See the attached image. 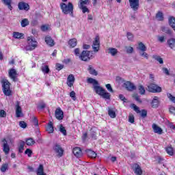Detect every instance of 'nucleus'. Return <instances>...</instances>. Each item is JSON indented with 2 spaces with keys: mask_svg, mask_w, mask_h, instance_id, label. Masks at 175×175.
I'll list each match as a JSON object with an SVG mask.
<instances>
[{
  "mask_svg": "<svg viewBox=\"0 0 175 175\" xmlns=\"http://www.w3.org/2000/svg\"><path fill=\"white\" fill-rule=\"evenodd\" d=\"M84 5H87V4H79V9L82 10L83 13H90V10H88L87 6Z\"/></svg>",
  "mask_w": 175,
  "mask_h": 175,
  "instance_id": "nucleus-33",
  "label": "nucleus"
},
{
  "mask_svg": "<svg viewBox=\"0 0 175 175\" xmlns=\"http://www.w3.org/2000/svg\"><path fill=\"white\" fill-rule=\"evenodd\" d=\"M161 31L167 35H172V30L169 27L163 26L161 27Z\"/></svg>",
  "mask_w": 175,
  "mask_h": 175,
  "instance_id": "nucleus-37",
  "label": "nucleus"
},
{
  "mask_svg": "<svg viewBox=\"0 0 175 175\" xmlns=\"http://www.w3.org/2000/svg\"><path fill=\"white\" fill-rule=\"evenodd\" d=\"M157 40H159V42H160V43H163L165 42H166V39L165 38V36H158L157 37Z\"/></svg>",
  "mask_w": 175,
  "mask_h": 175,
  "instance_id": "nucleus-51",
  "label": "nucleus"
},
{
  "mask_svg": "<svg viewBox=\"0 0 175 175\" xmlns=\"http://www.w3.org/2000/svg\"><path fill=\"white\" fill-rule=\"evenodd\" d=\"M169 111L171 114H174V116H175V107H170L169 108Z\"/></svg>",
  "mask_w": 175,
  "mask_h": 175,
  "instance_id": "nucleus-64",
  "label": "nucleus"
},
{
  "mask_svg": "<svg viewBox=\"0 0 175 175\" xmlns=\"http://www.w3.org/2000/svg\"><path fill=\"white\" fill-rule=\"evenodd\" d=\"M153 58L157 61L159 64H163V59H162V57H159V56H157V55H155V56H153Z\"/></svg>",
  "mask_w": 175,
  "mask_h": 175,
  "instance_id": "nucleus-46",
  "label": "nucleus"
},
{
  "mask_svg": "<svg viewBox=\"0 0 175 175\" xmlns=\"http://www.w3.org/2000/svg\"><path fill=\"white\" fill-rule=\"evenodd\" d=\"M88 157H90V158H95L96 157V154L95 153L94 151L93 150H89L88 152Z\"/></svg>",
  "mask_w": 175,
  "mask_h": 175,
  "instance_id": "nucleus-45",
  "label": "nucleus"
},
{
  "mask_svg": "<svg viewBox=\"0 0 175 175\" xmlns=\"http://www.w3.org/2000/svg\"><path fill=\"white\" fill-rule=\"evenodd\" d=\"M24 146H25V142L21 141L18 146L19 152L22 153L24 151Z\"/></svg>",
  "mask_w": 175,
  "mask_h": 175,
  "instance_id": "nucleus-40",
  "label": "nucleus"
},
{
  "mask_svg": "<svg viewBox=\"0 0 175 175\" xmlns=\"http://www.w3.org/2000/svg\"><path fill=\"white\" fill-rule=\"evenodd\" d=\"M18 8L19 10H29V5L25 2H19L18 4Z\"/></svg>",
  "mask_w": 175,
  "mask_h": 175,
  "instance_id": "nucleus-15",
  "label": "nucleus"
},
{
  "mask_svg": "<svg viewBox=\"0 0 175 175\" xmlns=\"http://www.w3.org/2000/svg\"><path fill=\"white\" fill-rule=\"evenodd\" d=\"M25 154L29 157V158H31L32 157V150L29 148H27L25 151Z\"/></svg>",
  "mask_w": 175,
  "mask_h": 175,
  "instance_id": "nucleus-48",
  "label": "nucleus"
},
{
  "mask_svg": "<svg viewBox=\"0 0 175 175\" xmlns=\"http://www.w3.org/2000/svg\"><path fill=\"white\" fill-rule=\"evenodd\" d=\"M27 43L28 44L26 46L27 51H32V50H35L36 47H38V42L33 40V36L27 38Z\"/></svg>",
  "mask_w": 175,
  "mask_h": 175,
  "instance_id": "nucleus-5",
  "label": "nucleus"
},
{
  "mask_svg": "<svg viewBox=\"0 0 175 175\" xmlns=\"http://www.w3.org/2000/svg\"><path fill=\"white\" fill-rule=\"evenodd\" d=\"M137 90L140 94V95H145L146 94V89L143 85H139L137 87Z\"/></svg>",
  "mask_w": 175,
  "mask_h": 175,
  "instance_id": "nucleus-35",
  "label": "nucleus"
},
{
  "mask_svg": "<svg viewBox=\"0 0 175 175\" xmlns=\"http://www.w3.org/2000/svg\"><path fill=\"white\" fill-rule=\"evenodd\" d=\"M105 87L107 88V90L109 91V92H114V90H113V88H111V85L108 83L107 85H105Z\"/></svg>",
  "mask_w": 175,
  "mask_h": 175,
  "instance_id": "nucleus-52",
  "label": "nucleus"
},
{
  "mask_svg": "<svg viewBox=\"0 0 175 175\" xmlns=\"http://www.w3.org/2000/svg\"><path fill=\"white\" fill-rule=\"evenodd\" d=\"M165 151L167 154H168V155L172 156L174 154L173 147L172 146H167V148H165Z\"/></svg>",
  "mask_w": 175,
  "mask_h": 175,
  "instance_id": "nucleus-39",
  "label": "nucleus"
},
{
  "mask_svg": "<svg viewBox=\"0 0 175 175\" xmlns=\"http://www.w3.org/2000/svg\"><path fill=\"white\" fill-rule=\"evenodd\" d=\"M95 56H94V52L92 51H83L79 58L81 61L88 62V61H90V59H92Z\"/></svg>",
  "mask_w": 175,
  "mask_h": 175,
  "instance_id": "nucleus-4",
  "label": "nucleus"
},
{
  "mask_svg": "<svg viewBox=\"0 0 175 175\" xmlns=\"http://www.w3.org/2000/svg\"><path fill=\"white\" fill-rule=\"evenodd\" d=\"M100 96H102V98H103V99H106L107 100H110V97L111 96V95L110 94V93L104 91V92L100 95Z\"/></svg>",
  "mask_w": 175,
  "mask_h": 175,
  "instance_id": "nucleus-31",
  "label": "nucleus"
},
{
  "mask_svg": "<svg viewBox=\"0 0 175 175\" xmlns=\"http://www.w3.org/2000/svg\"><path fill=\"white\" fill-rule=\"evenodd\" d=\"M168 23H169L170 27H172V28H173L174 31H175V17L170 16L168 18Z\"/></svg>",
  "mask_w": 175,
  "mask_h": 175,
  "instance_id": "nucleus-25",
  "label": "nucleus"
},
{
  "mask_svg": "<svg viewBox=\"0 0 175 175\" xmlns=\"http://www.w3.org/2000/svg\"><path fill=\"white\" fill-rule=\"evenodd\" d=\"M93 49V51L94 53H98L100 49V41L99 40V36H96L93 41V44L92 45Z\"/></svg>",
  "mask_w": 175,
  "mask_h": 175,
  "instance_id": "nucleus-7",
  "label": "nucleus"
},
{
  "mask_svg": "<svg viewBox=\"0 0 175 175\" xmlns=\"http://www.w3.org/2000/svg\"><path fill=\"white\" fill-rule=\"evenodd\" d=\"M53 150L55 152H57V154H58L57 156L59 157V158H61V157L64 155V149H62L59 144H55L53 147Z\"/></svg>",
  "mask_w": 175,
  "mask_h": 175,
  "instance_id": "nucleus-8",
  "label": "nucleus"
},
{
  "mask_svg": "<svg viewBox=\"0 0 175 175\" xmlns=\"http://www.w3.org/2000/svg\"><path fill=\"white\" fill-rule=\"evenodd\" d=\"M167 98L171 100V102H173V103H175V97L172 95L170 93L167 94Z\"/></svg>",
  "mask_w": 175,
  "mask_h": 175,
  "instance_id": "nucleus-49",
  "label": "nucleus"
},
{
  "mask_svg": "<svg viewBox=\"0 0 175 175\" xmlns=\"http://www.w3.org/2000/svg\"><path fill=\"white\" fill-rule=\"evenodd\" d=\"M148 91L152 92V94H157L162 92V88L158 86L155 83H150L148 85Z\"/></svg>",
  "mask_w": 175,
  "mask_h": 175,
  "instance_id": "nucleus-6",
  "label": "nucleus"
},
{
  "mask_svg": "<svg viewBox=\"0 0 175 175\" xmlns=\"http://www.w3.org/2000/svg\"><path fill=\"white\" fill-rule=\"evenodd\" d=\"M75 75L70 74L68 75L67 78V85H68L70 88L73 87V85L75 84Z\"/></svg>",
  "mask_w": 175,
  "mask_h": 175,
  "instance_id": "nucleus-16",
  "label": "nucleus"
},
{
  "mask_svg": "<svg viewBox=\"0 0 175 175\" xmlns=\"http://www.w3.org/2000/svg\"><path fill=\"white\" fill-rule=\"evenodd\" d=\"M138 50H140V51H147V47H146L143 42H139L138 44Z\"/></svg>",
  "mask_w": 175,
  "mask_h": 175,
  "instance_id": "nucleus-38",
  "label": "nucleus"
},
{
  "mask_svg": "<svg viewBox=\"0 0 175 175\" xmlns=\"http://www.w3.org/2000/svg\"><path fill=\"white\" fill-rule=\"evenodd\" d=\"M129 122H131V124L135 122V116H133V115H130L129 116Z\"/></svg>",
  "mask_w": 175,
  "mask_h": 175,
  "instance_id": "nucleus-58",
  "label": "nucleus"
},
{
  "mask_svg": "<svg viewBox=\"0 0 175 175\" xmlns=\"http://www.w3.org/2000/svg\"><path fill=\"white\" fill-rule=\"evenodd\" d=\"M88 70L90 75H92L93 76H98V71L94 68L92 65L88 66Z\"/></svg>",
  "mask_w": 175,
  "mask_h": 175,
  "instance_id": "nucleus-22",
  "label": "nucleus"
},
{
  "mask_svg": "<svg viewBox=\"0 0 175 175\" xmlns=\"http://www.w3.org/2000/svg\"><path fill=\"white\" fill-rule=\"evenodd\" d=\"M41 70L44 74L48 75V73L50 72V68H49V66L44 65L41 67Z\"/></svg>",
  "mask_w": 175,
  "mask_h": 175,
  "instance_id": "nucleus-36",
  "label": "nucleus"
},
{
  "mask_svg": "<svg viewBox=\"0 0 175 175\" xmlns=\"http://www.w3.org/2000/svg\"><path fill=\"white\" fill-rule=\"evenodd\" d=\"M130 3V7L134 12H137V10H139V0H129Z\"/></svg>",
  "mask_w": 175,
  "mask_h": 175,
  "instance_id": "nucleus-10",
  "label": "nucleus"
},
{
  "mask_svg": "<svg viewBox=\"0 0 175 175\" xmlns=\"http://www.w3.org/2000/svg\"><path fill=\"white\" fill-rule=\"evenodd\" d=\"M162 70L163 72V73H165V75H166L167 76H169L170 75V72H169V70L166 68H163Z\"/></svg>",
  "mask_w": 175,
  "mask_h": 175,
  "instance_id": "nucleus-63",
  "label": "nucleus"
},
{
  "mask_svg": "<svg viewBox=\"0 0 175 175\" xmlns=\"http://www.w3.org/2000/svg\"><path fill=\"white\" fill-rule=\"evenodd\" d=\"M156 19L158 21H163L164 17H163V13L162 12L159 11L156 14Z\"/></svg>",
  "mask_w": 175,
  "mask_h": 175,
  "instance_id": "nucleus-27",
  "label": "nucleus"
},
{
  "mask_svg": "<svg viewBox=\"0 0 175 175\" xmlns=\"http://www.w3.org/2000/svg\"><path fill=\"white\" fill-rule=\"evenodd\" d=\"M70 98H72V99L76 100V92H75V91L70 92Z\"/></svg>",
  "mask_w": 175,
  "mask_h": 175,
  "instance_id": "nucleus-60",
  "label": "nucleus"
},
{
  "mask_svg": "<svg viewBox=\"0 0 175 175\" xmlns=\"http://www.w3.org/2000/svg\"><path fill=\"white\" fill-rule=\"evenodd\" d=\"M8 164H3L1 165V172H2L3 173H5V172H6V170H8Z\"/></svg>",
  "mask_w": 175,
  "mask_h": 175,
  "instance_id": "nucleus-50",
  "label": "nucleus"
},
{
  "mask_svg": "<svg viewBox=\"0 0 175 175\" xmlns=\"http://www.w3.org/2000/svg\"><path fill=\"white\" fill-rule=\"evenodd\" d=\"M19 126L23 129H25V128H27V123L24 121H21L19 122Z\"/></svg>",
  "mask_w": 175,
  "mask_h": 175,
  "instance_id": "nucleus-53",
  "label": "nucleus"
},
{
  "mask_svg": "<svg viewBox=\"0 0 175 175\" xmlns=\"http://www.w3.org/2000/svg\"><path fill=\"white\" fill-rule=\"evenodd\" d=\"M0 117H1V118H5V117H6V111H5V110H0Z\"/></svg>",
  "mask_w": 175,
  "mask_h": 175,
  "instance_id": "nucleus-57",
  "label": "nucleus"
},
{
  "mask_svg": "<svg viewBox=\"0 0 175 175\" xmlns=\"http://www.w3.org/2000/svg\"><path fill=\"white\" fill-rule=\"evenodd\" d=\"M25 143L27 146H33L35 144V140L32 137L27 138Z\"/></svg>",
  "mask_w": 175,
  "mask_h": 175,
  "instance_id": "nucleus-34",
  "label": "nucleus"
},
{
  "mask_svg": "<svg viewBox=\"0 0 175 175\" xmlns=\"http://www.w3.org/2000/svg\"><path fill=\"white\" fill-rule=\"evenodd\" d=\"M68 44L69 46L73 49L75 47H76V46H77V39L76 38H72L69 40L68 42Z\"/></svg>",
  "mask_w": 175,
  "mask_h": 175,
  "instance_id": "nucleus-26",
  "label": "nucleus"
},
{
  "mask_svg": "<svg viewBox=\"0 0 175 175\" xmlns=\"http://www.w3.org/2000/svg\"><path fill=\"white\" fill-rule=\"evenodd\" d=\"M8 75L13 81H17V78H16L17 77V72L16 71V69H10L8 72Z\"/></svg>",
  "mask_w": 175,
  "mask_h": 175,
  "instance_id": "nucleus-12",
  "label": "nucleus"
},
{
  "mask_svg": "<svg viewBox=\"0 0 175 175\" xmlns=\"http://www.w3.org/2000/svg\"><path fill=\"white\" fill-rule=\"evenodd\" d=\"M45 42L48 46H50V47H53L55 45V43L54 42V40L51 38L50 36H47L45 37Z\"/></svg>",
  "mask_w": 175,
  "mask_h": 175,
  "instance_id": "nucleus-17",
  "label": "nucleus"
},
{
  "mask_svg": "<svg viewBox=\"0 0 175 175\" xmlns=\"http://www.w3.org/2000/svg\"><path fill=\"white\" fill-rule=\"evenodd\" d=\"M119 98L120 99V100H122V102H124V103H126L127 100L126 98H125V96L123 94H120Z\"/></svg>",
  "mask_w": 175,
  "mask_h": 175,
  "instance_id": "nucleus-62",
  "label": "nucleus"
},
{
  "mask_svg": "<svg viewBox=\"0 0 175 175\" xmlns=\"http://www.w3.org/2000/svg\"><path fill=\"white\" fill-rule=\"evenodd\" d=\"M1 86L4 95L5 96H10L12 95V90H10V82L7 79L1 81Z\"/></svg>",
  "mask_w": 175,
  "mask_h": 175,
  "instance_id": "nucleus-3",
  "label": "nucleus"
},
{
  "mask_svg": "<svg viewBox=\"0 0 175 175\" xmlns=\"http://www.w3.org/2000/svg\"><path fill=\"white\" fill-rule=\"evenodd\" d=\"M72 152L74 155H75V157H77L78 158L79 157H81L83 154V152L81 151V148L79 147L74 148L72 150Z\"/></svg>",
  "mask_w": 175,
  "mask_h": 175,
  "instance_id": "nucleus-20",
  "label": "nucleus"
},
{
  "mask_svg": "<svg viewBox=\"0 0 175 175\" xmlns=\"http://www.w3.org/2000/svg\"><path fill=\"white\" fill-rule=\"evenodd\" d=\"M23 36L24 33H19L16 31L13 33V38H14V39H23Z\"/></svg>",
  "mask_w": 175,
  "mask_h": 175,
  "instance_id": "nucleus-32",
  "label": "nucleus"
},
{
  "mask_svg": "<svg viewBox=\"0 0 175 175\" xmlns=\"http://www.w3.org/2000/svg\"><path fill=\"white\" fill-rule=\"evenodd\" d=\"M124 87L127 91H135L136 90L135 85L130 81L125 82Z\"/></svg>",
  "mask_w": 175,
  "mask_h": 175,
  "instance_id": "nucleus-14",
  "label": "nucleus"
},
{
  "mask_svg": "<svg viewBox=\"0 0 175 175\" xmlns=\"http://www.w3.org/2000/svg\"><path fill=\"white\" fill-rule=\"evenodd\" d=\"M55 117L57 118V120H63L64 118V112L62 111V110H61L60 108H57L55 110Z\"/></svg>",
  "mask_w": 175,
  "mask_h": 175,
  "instance_id": "nucleus-18",
  "label": "nucleus"
},
{
  "mask_svg": "<svg viewBox=\"0 0 175 175\" xmlns=\"http://www.w3.org/2000/svg\"><path fill=\"white\" fill-rule=\"evenodd\" d=\"M37 175H46L44 174V170L43 167V165H40L37 170Z\"/></svg>",
  "mask_w": 175,
  "mask_h": 175,
  "instance_id": "nucleus-30",
  "label": "nucleus"
},
{
  "mask_svg": "<svg viewBox=\"0 0 175 175\" xmlns=\"http://www.w3.org/2000/svg\"><path fill=\"white\" fill-rule=\"evenodd\" d=\"M88 83L89 84H93V88L96 94H98V95L101 96L105 92V90L103 89V88L99 86V82H98L96 79L93 78H88Z\"/></svg>",
  "mask_w": 175,
  "mask_h": 175,
  "instance_id": "nucleus-1",
  "label": "nucleus"
},
{
  "mask_svg": "<svg viewBox=\"0 0 175 175\" xmlns=\"http://www.w3.org/2000/svg\"><path fill=\"white\" fill-rule=\"evenodd\" d=\"M109 53L112 55V57H114L118 54V50L116 48H109Z\"/></svg>",
  "mask_w": 175,
  "mask_h": 175,
  "instance_id": "nucleus-29",
  "label": "nucleus"
},
{
  "mask_svg": "<svg viewBox=\"0 0 175 175\" xmlns=\"http://www.w3.org/2000/svg\"><path fill=\"white\" fill-rule=\"evenodd\" d=\"M141 117L146 118L147 117V111L146 109H142L141 111Z\"/></svg>",
  "mask_w": 175,
  "mask_h": 175,
  "instance_id": "nucleus-56",
  "label": "nucleus"
},
{
  "mask_svg": "<svg viewBox=\"0 0 175 175\" xmlns=\"http://www.w3.org/2000/svg\"><path fill=\"white\" fill-rule=\"evenodd\" d=\"M62 69H64V65L57 63L56 64V70H62Z\"/></svg>",
  "mask_w": 175,
  "mask_h": 175,
  "instance_id": "nucleus-54",
  "label": "nucleus"
},
{
  "mask_svg": "<svg viewBox=\"0 0 175 175\" xmlns=\"http://www.w3.org/2000/svg\"><path fill=\"white\" fill-rule=\"evenodd\" d=\"M127 39L130 41L133 40V34L131 32H127Z\"/></svg>",
  "mask_w": 175,
  "mask_h": 175,
  "instance_id": "nucleus-55",
  "label": "nucleus"
},
{
  "mask_svg": "<svg viewBox=\"0 0 175 175\" xmlns=\"http://www.w3.org/2000/svg\"><path fill=\"white\" fill-rule=\"evenodd\" d=\"M59 132H61V133H62V135H64V136H66V135H67L66 129H65V127H64V125H62V124H60Z\"/></svg>",
  "mask_w": 175,
  "mask_h": 175,
  "instance_id": "nucleus-43",
  "label": "nucleus"
},
{
  "mask_svg": "<svg viewBox=\"0 0 175 175\" xmlns=\"http://www.w3.org/2000/svg\"><path fill=\"white\" fill-rule=\"evenodd\" d=\"M159 98L158 96H154L152 100L151 105L153 109H157L159 106Z\"/></svg>",
  "mask_w": 175,
  "mask_h": 175,
  "instance_id": "nucleus-19",
  "label": "nucleus"
},
{
  "mask_svg": "<svg viewBox=\"0 0 175 175\" xmlns=\"http://www.w3.org/2000/svg\"><path fill=\"white\" fill-rule=\"evenodd\" d=\"M2 142L3 144V151L5 152V155H8L9 154V152L10 151V148L9 147V144H8V141L6 139H3Z\"/></svg>",
  "mask_w": 175,
  "mask_h": 175,
  "instance_id": "nucleus-11",
  "label": "nucleus"
},
{
  "mask_svg": "<svg viewBox=\"0 0 175 175\" xmlns=\"http://www.w3.org/2000/svg\"><path fill=\"white\" fill-rule=\"evenodd\" d=\"M60 8L64 14L73 16V3L69 2L68 5H66L65 3H61Z\"/></svg>",
  "mask_w": 175,
  "mask_h": 175,
  "instance_id": "nucleus-2",
  "label": "nucleus"
},
{
  "mask_svg": "<svg viewBox=\"0 0 175 175\" xmlns=\"http://www.w3.org/2000/svg\"><path fill=\"white\" fill-rule=\"evenodd\" d=\"M133 169V172L136 175H143V170H142V167L139 165L137 163H134L132 165Z\"/></svg>",
  "mask_w": 175,
  "mask_h": 175,
  "instance_id": "nucleus-9",
  "label": "nucleus"
},
{
  "mask_svg": "<svg viewBox=\"0 0 175 175\" xmlns=\"http://www.w3.org/2000/svg\"><path fill=\"white\" fill-rule=\"evenodd\" d=\"M46 132L49 133H53V132H54V126H53L52 122H49L48 126L46 127Z\"/></svg>",
  "mask_w": 175,
  "mask_h": 175,
  "instance_id": "nucleus-28",
  "label": "nucleus"
},
{
  "mask_svg": "<svg viewBox=\"0 0 175 175\" xmlns=\"http://www.w3.org/2000/svg\"><path fill=\"white\" fill-rule=\"evenodd\" d=\"M21 25L23 27H27V25H29V21H28V19H27V18L22 20V21L21 23Z\"/></svg>",
  "mask_w": 175,
  "mask_h": 175,
  "instance_id": "nucleus-42",
  "label": "nucleus"
},
{
  "mask_svg": "<svg viewBox=\"0 0 175 175\" xmlns=\"http://www.w3.org/2000/svg\"><path fill=\"white\" fill-rule=\"evenodd\" d=\"M3 3L7 6L9 10H13V6H12V0H1Z\"/></svg>",
  "mask_w": 175,
  "mask_h": 175,
  "instance_id": "nucleus-24",
  "label": "nucleus"
},
{
  "mask_svg": "<svg viewBox=\"0 0 175 175\" xmlns=\"http://www.w3.org/2000/svg\"><path fill=\"white\" fill-rule=\"evenodd\" d=\"M125 50L127 54H132L133 53V47L132 46H125Z\"/></svg>",
  "mask_w": 175,
  "mask_h": 175,
  "instance_id": "nucleus-44",
  "label": "nucleus"
},
{
  "mask_svg": "<svg viewBox=\"0 0 175 175\" xmlns=\"http://www.w3.org/2000/svg\"><path fill=\"white\" fill-rule=\"evenodd\" d=\"M32 122L33 124H34L35 126H39V120H38V118H36V116H33Z\"/></svg>",
  "mask_w": 175,
  "mask_h": 175,
  "instance_id": "nucleus-47",
  "label": "nucleus"
},
{
  "mask_svg": "<svg viewBox=\"0 0 175 175\" xmlns=\"http://www.w3.org/2000/svg\"><path fill=\"white\" fill-rule=\"evenodd\" d=\"M23 114V109H21V107L20 106V101H16V116L18 118L21 117V115Z\"/></svg>",
  "mask_w": 175,
  "mask_h": 175,
  "instance_id": "nucleus-13",
  "label": "nucleus"
},
{
  "mask_svg": "<svg viewBox=\"0 0 175 175\" xmlns=\"http://www.w3.org/2000/svg\"><path fill=\"white\" fill-rule=\"evenodd\" d=\"M90 136L92 139H94V140H96V133L95 131H91Z\"/></svg>",
  "mask_w": 175,
  "mask_h": 175,
  "instance_id": "nucleus-59",
  "label": "nucleus"
},
{
  "mask_svg": "<svg viewBox=\"0 0 175 175\" xmlns=\"http://www.w3.org/2000/svg\"><path fill=\"white\" fill-rule=\"evenodd\" d=\"M132 106H133V110H135L136 113H141L140 109L137 106H136V105L133 104Z\"/></svg>",
  "mask_w": 175,
  "mask_h": 175,
  "instance_id": "nucleus-61",
  "label": "nucleus"
},
{
  "mask_svg": "<svg viewBox=\"0 0 175 175\" xmlns=\"http://www.w3.org/2000/svg\"><path fill=\"white\" fill-rule=\"evenodd\" d=\"M108 114L111 118H116V111H114L112 109H109L108 110Z\"/></svg>",
  "mask_w": 175,
  "mask_h": 175,
  "instance_id": "nucleus-41",
  "label": "nucleus"
},
{
  "mask_svg": "<svg viewBox=\"0 0 175 175\" xmlns=\"http://www.w3.org/2000/svg\"><path fill=\"white\" fill-rule=\"evenodd\" d=\"M152 127L154 133H158V135H162V129L158 126V125H157L156 124H153Z\"/></svg>",
  "mask_w": 175,
  "mask_h": 175,
  "instance_id": "nucleus-21",
  "label": "nucleus"
},
{
  "mask_svg": "<svg viewBox=\"0 0 175 175\" xmlns=\"http://www.w3.org/2000/svg\"><path fill=\"white\" fill-rule=\"evenodd\" d=\"M167 43L170 49L175 51V38L167 40Z\"/></svg>",
  "mask_w": 175,
  "mask_h": 175,
  "instance_id": "nucleus-23",
  "label": "nucleus"
}]
</instances>
